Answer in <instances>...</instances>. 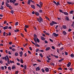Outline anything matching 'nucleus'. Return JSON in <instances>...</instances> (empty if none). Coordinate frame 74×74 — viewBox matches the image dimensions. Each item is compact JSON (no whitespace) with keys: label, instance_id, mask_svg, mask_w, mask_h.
Here are the masks:
<instances>
[{"label":"nucleus","instance_id":"58","mask_svg":"<svg viewBox=\"0 0 74 74\" xmlns=\"http://www.w3.org/2000/svg\"><path fill=\"white\" fill-rule=\"evenodd\" d=\"M39 51V49H37L36 50V52H38V51Z\"/></svg>","mask_w":74,"mask_h":74},{"label":"nucleus","instance_id":"5","mask_svg":"<svg viewBox=\"0 0 74 74\" xmlns=\"http://www.w3.org/2000/svg\"><path fill=\"white\" fill-rule=\"evenodd\" d=\"M53 35L54 36V37H58V36H59V34H56V33H54L53 34Z\"/></svg>","mask_w":74,"mask_h":74},{"label":"nucleus","instance_id":"26","mask_svg":"<svg viewBox=\"0 0 74 74\" xmlns=\"http://www.w3.org/2000/svg\"><path fill=\"white\" fill-rule=\"evenodd\" d=\"M24 67L25 69V70H26V69H27V66L26 65H25Z\"/></svg>","mask_w":74,"mask_h":74},{"label":"nucleus","instance_id":"34","mask_svg":"<svg viewBox=\"0 0 74 74\" xmlns=\"http://www.w3.org/2000/svg\"><path fill=\"white\" fill-rule=\"evenodd\" d=\"M67 3L69 5H70V4H71V2H70L69 1H67Z\"/></svg>","mask_w":74,"mask_h":74},{"label":"nucleus","instance_id":"21","mask_svg":"<svg viewBox=\"0 0 74 74\" xmlns=\"http://www.w3.org/2000/svg\"><path fill=\"white\" fill-rule=\"evenodd\" d=\"M65 19L66 21H69V18L67 16H66Z\"/></svg>","mask_w":74,"mask_h":74},{"label":"nucleus","instance_id":"48","mask_svg":"<svg viewBox=\"0 0 74 74\" xmlns=\"http://www.w3.org/2000/svg\"><path fill=\"white\" fill-rule=\"evenodd\" d=\"M15 73L16 74H18V73H19V71H16Z\"/></svg>","mask_w":74,"mask_h":74},{"label":"nucleus","instance_id":"32","mask_svg":"<svg viewBox=\"0 0 74 74\" xmlns=\"http://www.w3.org/2000/svg\"><path fill=\"white\" fill-rule=\"evenodd\" d=\"M15 68H16V67L15 66H12V69H15Z\"/></svg>","mask_w":74,"mask_h":74},{"label":"nucleus","instance_id":"16","mask_svg":"<svg viewBox=\"0 0 74 74\" xmlns=\"http://www.w3.org/2000/svg\"><path fill=\"white\" fill-rule=\"evenodd\" d=\"M31 7L33 9H35V6L34 5H31Z\"/></svg>","mask_w":74,"mask_h":74},{"label":"nucleus","instance_id":"7","mask_svg":"<svg viewBox=\"0 0 74 74\" xmlns=\"http://www.w3.org/2000/svg\"><path fill=\"white\" fill-rule=\"evenodd\" d=\"M34 37L35 38H34V39H36V38H37V35L36 34H34Z\"/></svg>","mask_w":74,"mask_h":74},{"label":"nucleus","instance_id":"9","mask_svg":"<svg viewBox=\"0 0 74 74\" xmlns=\"http://www.w3.org/2000/svg\"><path fill=\"white\" fill-rule=\"evenodd\" d=\"M9 1L10 3H13V4H14L15 3V2L16 1H13V0H9Z\"/></svg>","mask_w":74,"mask_h":74},{"label":"nucleus","instance_id":"14","mask_svg":"<svg viewBox=\"0 0 74 74\" xmlns=\"http://www.w3.org/2000/svg\"><path fill=\"white\" fill-rule=\"evenodd\" d=\"M62 28H63L64 29H66L67 28V27H66V26L63 25H62Z\"/></svg>","mask_w":74,"mask_h":74},{"label":"nucleus","instance_id":"47","mask_svg":"<svg viewBox=\"0 0 74 74\" xmlns=\"http://www.w3.org/2000/svg\"><path fill=\"white\" fill-rule=\"evenodd\" d=\"M71 30H72V29H71L70 28H69L68 29V32H71Z\"/></svg>","mask_w":74,"mask_h":74},{"label":"nucleus","instance_id":"39","mask_svg":"<svg viewBox=\"0 0 74 74\" xmlns=\"http://www.w3.org/2000/svg\"><path fill=\"white\" fill-rule=\"evenodd\" d=\"M15 56H18V53L17 52L15 53Z\"/></svg>","mask_w":74,"mask_h":74},{"label":"nucleus","instance_id":"62","mask_svg":"<svg viewBox=\"0 0 74 74\" xmlns=\"http://www.w3.org/2000/svg\"><path fill=\"white\" fill-rule=\"evenodd\" d=\"M12 51H16V49H12Z\"/></svg>","mask_w":74,"mask_h":74},{"label":"nucleus","instance_id":"51","mask_svg":"<svg viewBox=\"0 0 74 74\" xmlns=\"http://www.w3.org/2000/svg\"><path fill=\"white\" fill-rule=\"evenodd\" d=\"M3 29H4V30H5L6 29H7V27L6 26L3 27Z\"/></svg>","mask_w":74,"mask_h":74},{"label":"nucleus","instance_id":"2","mask_svg":"<svg viewBox=\"0 0 74 74\" xmlns=\"http://www.w3.org/2000/svg\"><path fill=\"white\" fill-rule=\"evenodd\" d=\"M31 2L34 3V1H32V0H28V1L27 2V4H29V5H30V3H31Z\"/></svg>","mask_w":74,"mask_h":74},{"label":"nucleus","instance_id":"19","mask_svg":"<svg viewBox=\"0 0 74 74\" xmlns=\"http://www.w3.org/2000/svg\"><path fill=\"white\" fill-rule=\"evenodd\" d=\"M5 5H6L7 7H8L9 6V4L7 3V2H5Z\"/></svg>","mask_w":74,"mask_h":74},{"label":"nucleus","instance_id":"42","mask_svg":"<svg viewBox=\"0 0 74 74\" xmlns=\"http://www.w3.org/2000/svg\"><path fill=\"white\" fill-rule=\"evenodd\" d=\"M53 56H54V57H55V58H59V57L58 56H55V55H53Z\"/></svg>","mask_w":74,"mask_h":74},{"label":"nucleus","instance_id":"25","mask_svg":"<svg viewBox=\"0 0 74 74\" xmlns=\"http://www.w3.org/2000/svg\"><path fill=\"white\" fill-rule=\"evenodd\" d=\"M64 14L65 15H69L68 13L67 12H64Z\"/></svg>","mask_w":74,"mask_h":74},{"label":"nucleus","instance_id":"50","mask_svg":"<svg viewBox=\"0 0 74 74\" xmlns=\"http://www.w3.org/2000/svg\"><path fill=\"white\" fill-rule=\"evenodd\" d=\"M71 58H73L74 57V55H73V54H71Z\"/></svg>","mask_w":74,"mask_h":74},{"label":"nucleus","instance_id":"6","mask_svg":"<svg viewBox=\"0 0 74 74\" xmlns=\"http://www.w3.org/2000/svg\"><path fill=\"white\" fill-rule=\"evenodd\" d=\"M62 33L64 36H66L67 34V33L64 31H63Z\"/></svg>","mask_w":74,"mask_h":74},{"label":"nucleus","instance_id":"12","mask_svg":"<svg viewBox=\"0 0 74 74\" xmlns=\"http://www.w3.org/2000/svg\"><path fill=\"white\" fill-rule=\"evenodd\" d=\"M19 53L20 54V57H22V55H23V52L21 51Z\"/></svg>","mask_w":74,"mask_h":74},{"label":"nucleus","instance_id":"22","mask_svg":"<svg viewBox=\"0 0 74 74\" xmlns=\"http://www.w3.org/2000/svg\"><path fill=\"white\" fill-rule=\"evenodd\" d=\"M50 26H53V25H54V24H53V22H51L50 23Z\"/></svg>","mask_w":74,"mask_h":74},{"label":"nucleus","instance_id":"15","mask_svg":"<svg viewBox=\"0 0 74 74\" xmlns=\"http://www.w3.org/2000/svg\"><path fill=\"white\" fill-rule=\"evenodd\" d=\"M49 49H50V47H49L46 48V49H45V50L46 51H49Z\"/></svg>","mask_w":74,"mask_h":74},{"label":"nucleus","instance_id":"46","mask_svg":"<svg viewBox=\"0 0 74 74\" xmlns=\"http://www.w3.org/2000/svg\"><path fill=\"white\" fill-rule=\"evenodd\" d=\"M58 26L59 25H56V27H55V29H58Z\"/></svg>","mask_w":74,"mask_h":74},{"label":"nucleus","instance_id":"3","mask_svg":"<svg viewBox=\"0 0 74 74\" xmlns=\"http://www.w3.org/2000/svg\"><path fill=\"white\" fill-rule=\"evenodd\" d=\"M31 42L33 44H34V45H35V46L36 47H40V46L37 43L35 44L33 41H31Z\"/></svg>","mask_w":74,"mask_h":74},{"label":"nucleus","instance_id":"38","mask_svg":"<svg viewBox=\"0 0 74 74\" xmlns=\"http://www.w3.org/2000/svg\"><path fill=\"white\" fill-rule=\"evenodd\" d=\"M36 39H37V41L38 42V43H39V42H40V40H39V39H38V38H37Z\"/></svg>","mask_w":74,"mask_h":74},{"label":"nucleus","instance_id":"55","mask_svg":"<svg viewBox=\"0 0 74 74\" xmlns=\"http://www.w3.org/2000/svg\"><path fill=\"white\" fill-rule=\"evenodd\" d=\"M25 28H28V27H29V26L27 25H25Z\"/></svg>","mask_w":74,"mask_h":74},{"label":"nucleus","instance_id":"41","mask_svg":"<svg viewBox=\"0 0 74 74\" xmlns=\"http://www.w3.org/2000/svg\"><path fill=\"white\" fill-rule=\"evenodd\" d=\"M74 22L73 21L72 23V25H71V26H73V27H74Z\"/></svg>","mask_w":74,"mask_h":74},{"label":"nucleus","instance_id":"33","mask_svg":"<svg viewBox=\"0 0 74 74\" xmlns=\"http://www.w3.org/2000/svg\"><path fill=\"white\" fill-rule=\"evenodd\" d=\"M6 57L7 58V59L8 61H10V59H9V58H8V57L7 56H6Z\"/></svg>","mask_w":74,"mask_h":74},{"label":"nucleus","instance_id":"57","mask_svg":"<svg viewBox=\"0 0 74 74\" xmlns=\"http://www.w3.org/2000/svg\"><path fill=\"white\" fill-rule=\"evenodd\" d=\"M5 32H4L3 33V36H5Z\"/></svg>","mask_w":74,"mask_h":74},{"label":"nucleus","instance_id":"61","mask_svg":"<svg viewBox=\"0 0 74 74\" xmlns=\"http://www.w3.org/2000/svg\"><path fill=\"white\" fill-rule=\"evenodd\" d=\"M49 40H50V41H51V42H53V40H52L51 38L49 39Z\"/></svg>","mask_w":74,"mask_h":74},{"label":"nucleus","instance_id":"54","mask_svg":"<svg viewBox=\"0 0 74 74\" xmlns=\"http://www.w3.org/2000/svg\"><path fill=\"white\" fill-rule=\"evenodd\" d=\"M18 22H16V23H15V25H16V26H17V25H18Z\"/></svg>","mask_w":74,"mask_h":74},{"label":"nucleus","instance_id":"44","mask_svg":"<svg viewBox=\"0 0 74 74\" xmlns=\"http://www.w3.org/2000/svg\"><path fill=\"white\" fill-rule=\"evenodd\" d=\"M1 69L2 70H4V66H1Z\"/></svg>","mask_w":74,"mask_h":74},{"label":"nucleus","instance_id":"45","mask_svg":"<svg viewBox=\"0 0 74 74\" xmlns=\"http://www.w3.org/2000/svg\"><path fill=\"white\" fill-rule=\"evenodd\" d=\"M34 41L35 42H36V43H37V40H36V39H34Z\"/></svg>","mask_w":74,"mask_h":74},{"label":"nucleus","instance_id":"24","mask_svg":"<svg viewBox=\"0 0 74 74\" xmlns=\"http://www.w3.org/2000/svg\"><path fill=\"white\" fill-rule=\"evenodd\" d=\"M58 5H60V3H59V2H58L57 3H56V5H57V6H58Z\"/></svg>","mask_w":74,"mask_h":74},{"label":"nucleus","instance_id":"60","mask_svg":"<svg viewBox=\"0 0 74 74\" xmlns=\"http://www.w3.org/2000/svg\"><path fill=\"white\" fill-rule=\"evenodd\" d=\"M21 67H22V68H23V67H24V66L22 64H21Z\"/></svg>","mask_w":74,"mask_h":74},{"label":"nucleus","instance_id":"18","mask_svg":"<svg viewBox=\"0 0 74 74\" xmlns=\"http://www.w3.org/2000/svg\"><path fill=\"white\" fill-rule=\"evenodd\" d=\"M2 59H5V61H7V58H6L5 56V57H3Z\"/></svg>","mask_w":74,"mask_h":74},{"label":"nucleus","instance_id":"28","mask_svg":"<svg viewBox=\"0 0 74 74\" xmlns=\"http://www.w3.org/2000/svg\"><path fill=\"white\" fill-rule=\"evenodd\" d=\"M15 32H19V30L18 29H16L14 30Z\"/></svg>","mask_w":74,"mask_h":74},{"label":"nucleus","instance_id":"49","mask_svg":"<svg viewBox=\"0 0 74 74\" xmlns=\"http://www.w3.org/2000/svg\"><path fill=\"white\" fill-rule=\"evenodd\" d=\"M46 19H47V20H48V21H50V19H49V18H48V17H46Z\"/></svg>","mask_w":74,"mask_h":74},{"label":"nucleus","instance_id":"56","mask_svg":"<svg viewBox=\"0 0 74 74\" xmlns=\"http://www.w3.org/2000/svg\"><path fill=\"white\" fill-rule=\"evenodd\" d=\"M51 48H52V49H55V47L53 46H52Z\"/></svg>","mask_w":74,"mask_h":74},{"label":"nucleus","instance_id":"37","mask_svg":"<svg viewBox=\"0 0 74 74\" xmlns=\"http://www.w3.org/2000/svg\"><path fill=\"white\" fill-rule=\"evenodd\" d=\"M8 70H11V67L8 66Z\"/></svg>","mask_w":74,"mask_h":74},{"label":"nucleus","instance_id":"43","mask_svg":"<svg viewBox=\"0 0 74 74\" xmlns=\"http://www.w3.org/2000/svg\"><path fill=\"white\" fill-rule=\"evenodd\" d=\"M73 10H71L70 12V14H72L73 13Z\"/></svg>","mask_w":74,"mask_h":74},{"label":"nucleus","instance_id":"63","mask_svg":"<svg viewBox=\"0 0 74 74\" xmlns=\"http://www.w3.org/2000/svg\"><path fill=\"white\" fill-rule=\"evenodd\" d=\"M29 48L31 51H32V47H29Z\"/></svg>","mask_w":74,"mask_h":74},{"label":"nucleus","instance_id":"36","mask_svg":"<svg viewBox=\"0 0 74 74\" xmlns=\"http://www.w3.org/2000/svg\"><path fill=\"white\" fill-rule=\"evenodd\" d=\"M10 63H14V61H11V60H10Z\"/></svg>","mask_w":74,"mask_h":74},{"label":"nucleus","instance_id":"30","mask_svg":"<svg viewBox=\"0 0 74 74\" xmlns=\"http://www.w3.org/2000/svg\"><path fill=\"white\" fill-rule=\"evenodd\" d=\"M9 8V9H10V10H12V6H11L10 5H9V7H8Z\"/></svg>","mask_w":74,"mask_h":74},{"label":"nucleus","instance_id":"59","mask_svg":"<svg viewBox=\"0 0 74 74\" xmlns=\"http://www.w3.org/2000/svg\"><path fill=\"white\" fill-rule=\"evenodd\" d=\"M39 12L40 13H42V10H40L39 11Z\"/></svg>","mask_w":74,"mask_h":74},{"label":"nucleus","instance_id":"11","mask_svg":"<svg viewBox=\"0 0 74 74\" xmlns=\"http://www.w3.org/2000/svg\"><path fill=\"white\" fill-rule=\"evenodd\" d=\"M71 65V62H69L68 63V64H67V67H69V66H70Z\"/></svg>","mask_w":74,"mask_h":74},{"label":"nucleus","instance_id":"4","mask_svg":"<svg viewBox=\"0 0 74 74\" xmlns=\"http://www.w3.org/2000/svg\"><path fill=\"white\" fill-rule=\"evenodd\" d=\"M36 71H40V66L37 67L36 68Z\"/></svg>","mask_w":74,"mask_h":74},{"label":"nucleus","instance_id":"27","mask_svg":"<svg viewBox=\"0 0 74 74\" xmlns=\"http://www.w3.org/2000/svg\"><path fill=\"white\" fill-rule=\"evenodd\" d=\"M36 5L37 6V7H39V8H41V6L39 4H36Z\"/></svg>","mask_w":74,"mask_h":74},{"label":"nucleus","instance_id":"8","mask_svg":"<svg viewBox=\"0 0 74 74\" xmlns=\"http://www.w3.org/2000/svg\"><path fill=\"white\" fill-rule=\"evenodd\" d=\"M35 14L37 16H39V15H40V14H39L38 12H35Z\"/></svg>","mask_w":74,"mask_h":74},{"label":"nucleus","instance_id":"29","mask_svg":"<svg viewBox=\"0 0 74 74\" xmlns=\"http://www.w3.org/2000/svg\"><path fill=\"white\" fill-rule=\"evenodd\" d=\"M10 12H11V13H12V14H14V10H12L10 11Z\"/></svg>","mask_w":74,"mask_h":74},{"label":"nucleus","instance_id":"10","mask_svg":"<svg viewBox=\"0 0 74 74\" xmlns=\"http://www.w3.org/2000/svg\"><path fill=\"white\" fill-rule=\"evenodd\" d=\"M41 38L42 40L43 41H44V40H45V38H44V37H43V36H41Z\"/></svg>","mask_w":74,"mask_h":74},{"label":"nucleus","instance_id":"53","mask_svg":"<svg viewBox=\"0 0 74 74\" xmlns=\"http://www.w3.org/2000/svg\"><path fill=\"white\" fill-rule=\"evenodd\" d=\"M18 5V3H15L14 4V5L15 6H17Z\"/></svg>","mask_w":74,"mask_h":74},{"label":"nucleus","instance_id":"31","mask_svg":"<svg viewBox=\"0 0 74 74\" xmlns=\"http://www.w3.org/2000/svg\"><path fill=\"white\" fill-rule=\"evenodd\" d=\"M39 56H40L41 58H43V56L42 53H40V54H39Z\"/></svg>","mask_w":74,"mask_h":74},{"label":"nucleus","instance_id":"35","mask_svg":"<svg viewBox=\"0 0 74 74\" xmlns=\"http://www.w3.org/2000/svg\"><path fill=\"white\" fill-rule=\"evenodd\" d=\"M52 22H53V24L54 25V24H57V23H56V22L55 21H52Z\"/></svg>","mask_w":74,"mask_h":74},{"label":"nucleus","instance_id":"17","mask_svg":"<svg viewBox=\"0 0 74 74\" xmlns=\"http://www.w3.org/2000/svg\"><path fill=\"white\" fill-rule=\"evenodd\" d=\"M0 10H4V7L2 5H1L0 8Z\"/></svg>","mask_w":74,"mask_h":74},{"label":"nucleus","instance_id":"1","mask_svg":"<svg viewBox=\"0 0 74 74\" xmlns=\"http://www.w3.org/2000/svg\"><path fill=\"white\" fill-rule=\"evenodd\" d=\"M37 19L38 20V21L39 23H40V22H42L43 21V20H42V18L41 17V16H40L39 18H37Z\"/></svg>","mask_w":74,"mask_h":74},{"label":"nucleus","instance_id":"20","mask_svg":"<svg viewBox=\"0 0 74 74\" xmlns=\"http://www.w3.org/2000/svg\"><path fill=\"white\" fill-rule=\"evenodd\" d=\"M39 4L40 5V6L42 7V3L41 2H40L39 3Z\"/></svg>","mask_w":74,"mask_h":74},{"label":"nucleus","instance_id":"23","mask_svg":"<svg viewBox=\"0 0 74 74\" xmlns=\"http://www.w3.org/2000/svg\"><path fill=\"white\" fill-rule=\"evenodd\" d=\"M20 62L21 63H23V60L22 59H21L20 60Z\"/></svg>","mask_w":74,"mask_h":74},{"label":"nucleus","instance_id":"13","mask_svg":"<svg viewBox=\"0 0 74 74\" xmlns=\"http://www.w3.org/2000/svg\"><path fill=\"white\" fill-rule=\"evenodd\" d=\"M45 71H46V72H49V69L48 68H46L45 69Z\"/></svg>","mask_w":74,"mask_h":74},{"label":"nucleus","instance_id":"40","mask_svg":"<svg viewBox=\"0 0 74 74\" xmlns=\"http://www.w3.org/2000/svg\"><path fill=\"white\" fill-rule=\"evenodd\" d=\"M50 64H51V66H54V65H55V64L52 62H51L50 63Z\"/></svg>","mask_w":74,"mask_h":74},{"label":"nucleus","instance_id":"64","mask_svg":"<svg viewBox=\"0 0 74 74\" xmlns=\"http://www.w3.org/2000/svg\"><path fill=\"white\" fill-rule=\"evenodd\" d=\"M37 60L38 62H41V60L39 59H38Z\"/></svg>","mask_w":74,"mask_h":74},{"label":"nucleus","instance_id":"52","mask_svg":"<svg viewBox=\"0 0 74 74\" xmlns=\"http://www.w3.org/2000/svg\"><path fill=\"white\" fill-rule=\"evenodd\" d=\"M42 71V73H44L45 72V70L44 69H41Z\"/></svg>","mask_w":74,"mask_h":74}]
</instances>
